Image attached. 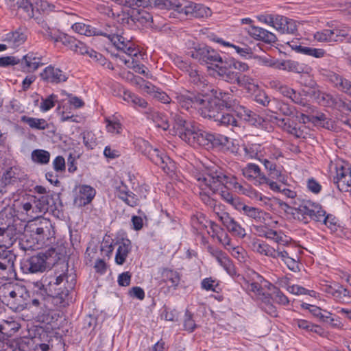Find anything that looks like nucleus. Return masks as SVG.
I'll return each mask as SVG.
<instances>
[{
    "label": "nucleus",
    "instance_id": "obj_1",
    "mask_svg": "<svg viewBox=\"0 0 351 351\" xmlns=\"http://www.w3.org/2000/svg\"><path fill=\"white\" fill-rule=\"evenodd\" d=\"M75 283V276L65 273L58 276H45L40 282L36 283L38 288L36 294L42 300L48 298L58 307H64L68 304L69 291L74 289Z\"/></svg>",
    "mask_w": 351,
    "mask_h": 351
},
{
    "label": "nucleus",
    "instance_id": "obj_2",
    "mask_svg": "<svg viewBox=\"0 0 351 351\" xmlns=\"http://www.w3.org/2000/svg\"><path fill=\"white\" fill-rule=\"evenodd\" d=\"M230 179L221 169L215 167L197 178V184L205 194L219 193L226 202L237 209L241 202L227 190L226 184L231 182Z\"/></svg>",
    "mask_w": 351,
    "mask_h": 351
},
{
    "label": "nucleus",
    "instance_id": "obj_3",
    "mask_svg": "<svg viewBox=\"0 0 351 351\" xmlns=\"http://www.w3.org/2000/svg\"><path fill=\"white\" fill-rule=\"evenodd\" d=\"M143 8L174 10L179 13L194 18H207L211 16L210 9L203 4L180 0H143Z\"/></svg>",
    "mask_w": 351,
    "mask_h": 351
},
{
    "label": "nucleus",
    "instance_id": "obj_4",
    "mask_svg": "<svg viewBox=\"0 0 351 351\" xmlns=\"http://www.w3.org/2000/svg\"><path fill=\"white\" fill-rule=\"evenodd\" d=\"M210 92L212 96H215L218 99L223 110L226 108L234 111L238 117L252 125L257 126L263 123V119L250 109L240 105L232 92H226L214 88H212Z\"/></svg>",
    "mask_w": 351,
    "mask_h": 351
},
{
    "label": "nucleus",
    "instance_id": "obj_5",
    "mask_svg": "<svg viewBox=\"0 0 351 351\" xmlns=\"http://www.w3.org/2000/svg\"><path fill=\"white\" fill-rule=\"evenodd\" d=\"M314 34V38L318 42L351 43V28L344 25L330 26Z\"/></svg>",
    "mask_w": 351,
    "mask_h": 351
},
{
    "label": "nucleus",
    "instance_id": "obj_6",
    "mask_svg": "<svg viewBox=\"0 0 351 351\" xmlns=\"http://www.w3.org/2000/svg\"><path fill=\"white\" fill-rule=\"evenodd\" d=\"M191 53V57L201 64H211L217 68L223 64V58L219 53L206 45L195 48Z\"/></svg>",
    "mask_w": 351,
    "mask_h": 351
},
{
    "label": "nucleus",
    "instance_id": "obj_7",
    "mask_svg": "<svg viewBox=\"0 0 351 351\" xmlns=\"http://www.w3.org/2000/svg\"><path fill=\"white\" fill-rule=\"evenodd\" d=\"M145 155H146L153 163L160 167L165 173L169 174L174 171V162L158 149L148 146L145 150Z\"/></svg>",
    "mask_w": 351,
    "mask_h": 351
},
{
    "label": "nucleus",
    "instance_id": "obj_8",
    "mask_svg": "<svg viewBox=\"0 0 351 351\" xmlns=\"http://www.w3.org/2000/svg\"><path fill=\"white\" fill-rule=\"evenodd\" d=\"M206 95V93L204 94V102L199 104L198 113L203 118L214 121L223 109L215 96L211 95L210 97H208Z\"/></svg>",
    "mask_w": 351,
    "mask_h": 351
},
{
    "label": "nucleus",
    "instance_id": "obj_9",
    "mask_svg": "<svg viewBox=\"0 0 351 351\" xmlns=\"http://www.w3.org/2000/svg\"><path fill=\"white\" fill-rule=\"evenodd\" d=\"M180 138L191 146H199L200 137L204 130L199 128V126L194 121H189L184 127H182L177 131Z\"/></svg>",
    "mask_w": 351,
    "mask_h": 351
},
{
    "label": "nucleus",
    "instance_id": "obj_10",
    "mask_svg": "<svg viewBox=\"0 0 351 351\" xmlns=\"http://www.w3.org/2000/svg\"><path fill=\"white\" fill-rule=\"evenodd\" d=\"M175 99L177 104L183 109L186 110L191 108L198 110L199 104L204 102V94H195L190 92L176 93Z\"/></svg>",
    "mask_w": 351,
    "mask_h": 351
},
{
    "label": "nucleus",
    "instance_id": "obj_11",
    "mask_svg": "<svg viewBox=\"0 0 351 351\" xmlns=\"http://www.w3.org/2000/svg\"><path fill=\"white\" fill-rule=\"evenodd\" d=\"M334 184L342 192H347L351 187V170L348 165L336 167V176L333 178Z\"/></svg>",
    "mask_w": 351,
    "mask_h": 351
},
{
    "label": "nucleus",
    "instance_id": "obj_12",
    "mask_svg": "<svg viewBox=\"0 0 351 351\" xmlns=\"http://www.w3.org/2000/svg\"><path fill=\"white\" fill-rule=\"evenodd\" d=\"M241 278L243 280L241 286L243 289L255 300H259L267 293L263 291L262 285L263 282L267 283V282L261 276L256 274V280L254 282H250L243 276Z\"/></svg>",
    "mask_w": 351,
    "mask_h": 351
},
{
    "label": "nucleus",
    "instance_id": "obj_13",
    "mask_svg": "<svg viewBox=\"0 0 351 351\" xmlns=\"http://www.w3.org/2000/svg\"><path fill=\"white\" fill-rule=\"evenodd\" d=\"M34 209L37 218L47 212L53 213L56 209L53 195L47 194L40 197L34 196Z\"/></svg>",
    "mask_w": 351,
    "mask_h": 351
},
{
    "label": "nucleus",
    "instance_id": "obj_14",
    "mask_svg": "<svg viewBox=\"0 0 351 351\" xmlns=\"http://www.w3.org/2000/svg\"><path fill=\"white\" fill-rule=\"evenodd\" d=\"M18 234L16 225L11 223H1L0 225V247H11L16 241Z\"/></svg>",
    "mask_w": 351,
    "mask_h": 351
},
{
    "label": "nucleus",
    "instance_id": "obj_15",
    "mask_svg": "<svg viewBox=\"0 0 351 351\" xmlns=\"http://www.w3.org/2000/svg\"><path fill=\"white\" fill-rule=\"evenodd\" d=\"M202 136L200 137L199 146L204 147L206 149L213 147H226L229 138L219 134H211L204 131Z\"/></svg>",
    "mask_w": 351,
    "mask_h": 351
},
{
    "label": "nucleus",
    "instance_id": "obj_16",
    "mask_svg": "<svg viewBox=\"0 0 351 351\" xmlns=\"http://www.w3.org/2000/svg\"><path fill=\"white\" fill-rule=\"evenodd\" d=\"M47 256L43 253L32 256L23 263L22 269L29 273L43 272L47 268Z\"/></svg>",
    "mask_w": 351,
    "mask_h": 351
},
{
    "label": "nucleus",
    "instance_id": "obj_17",
    "mask_svg": "<svg viewBox=\"0 0 351 351\" xmlns=\"http://www.w3.org/2000/svg\"><path fill=\"white\" fill-rule=\"evenodd\" d=\"M207 250L230 276L234 277L237 275L232 261L225 252L211 245L208 246Z\"/></svg>",
    "mask_w": 351,
    "mask_h": 351
},
{
    "label": "nucleus",
    "instance_id": "obj_18",
    "mask_svg": "<svg viewBox=\"0 0 351 351\" xmlns=\"http://www.w3.org/2000/svg\"><path fill=\"white\" fill-rule=\"evenodd\" d=\"M219 220L227 228V230L234 236L239 238H244L246 235L245 228H243L237 221H236L226 212L217 213Z\"/></svg>",
    "mask_w": 351,
    "mask_h": 351
},
{
    "label": "nucleus",
    "instance_id": "obj_19",
    "mask_svg": "<svg viewBox=\"0 0 351 351\" xmlns=\"http://www.w3.org/2000/svg\"><path fill=\"white\" fill-rule=\"evenodd\" d=\"M32 235L35 237L37 243H44L53 234V228L50 220L42 219L39 221V226L32 230Z\"/></svg>",
    "mask_w": 351,
    "mask_h": 351
},
{
    "label": "nucleus",
    "instance_id": "obj_20",
    "mask_svg": "<svg viewBox=\"0 0 351 351\" xmlns=\"http://www.w3.org/2000/svg\"><path fill=\"white\" fill-rule=\"evenodd\" d=\"M243 176L250 181H253L255 184H264L266 182L267 176L261 172L260 167L254 163L247 164L242 169Z\"/></svg>",
    "mask_w": 351,
    "mask_h": 351
},
{
    "label": "nucleus",
    "instance_id": "obj_21",
    "mask_svg": "<svg viewBox=\"0 0 351 351\" xmlns=\"http://www.w3.org/2000/svg\"><path fill=\"white\" fill-rule=\"evenodd\" d=\"M41 78L47 83L59 84L67 80L66 74L58 68L48 66L40 73Z\"/></svg>",
    "mask_w": 351,
    "mask_h": 351
},
{
    "label": "nucleus",
    "instance_id": "obj_22",
    "mask_svg": "<svg viewBox=\"0 0 351 351\" xmlns=\"http://www.w3.org/2000/svg\"><path fill=\"white\" fill-rule=\"evenodd\" d=\"M96 195V190L86 184L80 185L74 204L78 207H84L91 203Z\"/></svg>",
    "mask_w": 351,
    "mask_h": 351
},
{
    "label": "nucleus",
    "instance_id": "obj_23",
    "mask_svg": "<svg viewBox=\"0 0 351 351\" xmlns=\"http://www.w3.org/2000/svg\"><path fill=\"white\" fill-rule=\"evenodd\" d=\"M187 75L189 82L204 93L203 94L206 93V90L210 91L213 88L211 85L208 84L206 76L195 68L189 71V73Z\"/></svg>",
    "mask_w": 351,
    "mask_h": 351
},
{
    "label": "nucleus",
    "instance_id": "obj_24",
    "mask_svg": "<svg viewBox=\"0 0 351 351\" xmlns=\"http://www.w3.org/2000/svg\"><path fill=\"white\" fill-rule=\"evenodd\" d=\"M237 210L242 212L243 215L254 219L257 223H264L269 218V214L256 207L250 206L241 202Z\"/></svg>",
    "mask_w": 351,
    "mask_h": 351
},
{
    "label": "nucleus",
    "instance_id": "obj_25",
    "mask_svg": "<svg viewBox=\"0 0 351 351\" xmlns=\"http://www.w3.org/2000/svg\"><path fill=\"white\" fill-rule=\"evenodd\" d=\"M247 32L254 39L267 44H273L277 41V37L274 33L260 27L250 25Z\"/></svg>",
    "mask_w": 351,
    "mask_h": 351
},
{
    "label": "nucleus",
    "instance_id": "obj_26",
    "mask_svg": "<svg viewBox=\"0 0 351 351\" xmlns=\"http://www.w3.org/2000/svg\"><path fill=\"white\" fill-rule=\"evenodd\" d=\"M41 60L42 56L34 52H29L20 60L19 64H21V66L23 71L32 72L43 64Z\"/></svg>",
    "mask_w": 351,
    "mask_h": 351
},
{
    "label": "nucleus",
    "instance_id": "obj_27",
    "mask_svg": "<svg viewBox=\"0 0 351 351\" xmlns=\"http://www.w3.org/2000/svg\"><path fill=\"white\" fill-rule=\"evenodd\" d=\"M326 77L328 81L336 88L351 97L350 81L334 72H329L326 75Z\"/></svg>",
    "mask_w": 351,
    "mask_h": 351
},
{
    "label": "nucleus",
    "instance_id": "obj_28",
    "mask_svg": "<svg viewBox=\"0 0 351 351\" xmlns=\"http://www.w3.org/2000/svg\"><path fill=\"white\" fill-rule=\"evenodd\" d=\"M115 189L117 196L124 201L128 205L132 207L138 205V199L136 195L131 192L128 186H126L122 181L117 183Z\"/></svg>",
    "mask_w": 351,
    "mask_h": 351
},
{
    "label": "nucleus",
    "instance_id": "obj_29",
    "mask_svg": "<svg viewBox=\"0 0 351 351\" xmlns=\"http://www.w3.org/2000/svg\"><path fill=\"white\" fill-rule=\"evenodd\" d=\"M34 196L29 195L27 197H23L21 199H18L14 202V206L17 210V212L22 214H25L31 218H37L36 211L34 209Z\"/></svg>",
    "mask_w": 351,
    "mask_h": 351
},
{
    "label": "nucleus",
    "instance_id": "obj_30",
    "mask_svg": "<svg viewBox=\"0 0 351 351\" xmlns=\"http://www.w3.org/2000/svg\"><path fill=\"white\" fill-rule=\"evenodd\" d=\"M315 208V202L311 200L303 199L297 207H293L292 214L295 218L306 223L309 221L311 208Z\"/></svg>",
    "mask_w": 351,
    "mask_h": 351
},
{
    "label": "nucleus",
    "instance_id": "obj_31",
    "mask_svg": "<svg viewBox=\"0 0 351 351\" xmlns=\"http://www.w3.org/2000/svg\"><path fill=\"white\" fill-rule=\"evenodd\" d=\"M217 69V75L221 80L229 84H236L240 73H237V71H234L232 66H231L228 62H223V64H219Z\"/></svg>",
    "mask_w": 351,
    "mask_h": 351
},
{
    "label": "nucleus",
    "instance_id": "obj_32",
    "mask_svg": "<svg viewBox=\"0 0 351 351\" xmlns=\"http://www.w3.org/2000/svg\"><path fill=\"white\" fill-rule=\"evenodd\" d=\"M262 162L268 172L269 177L282 183L287 182V177L282 172L283 169L282 166L277 165L274 162L268 159H263Z\"/></svg>",
    "mask_w": 351,
    "mask_h": 351
},
{
    "label": "nucleus",
    "instance_id": "obj_33",
    "mask_svg": "<svg viewBox=\"0 0 351 351\" xmlns=\"http://www.w3.org/2000/svg\"><path fill=\"white\" fill-rule=\"evenodd\" d=\"M57 38H59V42H61L64 45L68 47L75 53L84 55V53L87 52V46L84 43L72 36L63 35L62 36H57Z\"/></svg>",
    "mask_w": 351,
    "mask_h": 351
},
{
    "label": "nucleus",
    "instance_id": "obj_34",
    "mask_svg": "<svg viewBox=\"0 0 351 351\" xmlns=\"http://www.w3.org/2000/svg\"><path fill=\"white\" fill-rule=\"evenodd\" d=\"M19 14L25 19H30L36 16L34 3L31 0H18L14 6Z\"/></svg>",
    "mask_w": 351,
    "mask_h": 351
},
{
    "label": "nucleus",
    "instance_id": "obj_35",
    "mask_svg": "<svg viewBox=\"0 0 351 351\" xmlns=\"http://www.w3.org/2000/svg\"><path fill=\"white\" fill-rule=\"evenodd\" d=\"M27 29L23 27H19L15 31L9 32L5 35V40L14 47H19L23 44L27 40Z\"/></svg>",
    "mask_w": 351,
    "mask_h": 351
},
{
    "label": "nucleus",
    "instance_id": "obj_36",
    "mask_svg": "<svg viewBox=\"0 0 351 351\" xmlns=\"http://www.w3.org/2000/svg\"><path fill=\"white\" fill-rule=\"evenodd\" d=\"M95 36H103L107 37L114 46L121 40L122 34L119 33V30L114 25H106L102 29L96 28Z\"/></svg>",
    "mask_w": 351,
    "mask_h": 351
},
{
    "label": "nucleus",
    "instance_id": "obj_37",
    "mask_svg": "<svg viewBox=\"0 0 351 351\" xmlns=\"http://www.w3.org/2000/svg\"><path fill=\"white\" fill-rule=\"evenodd\" d=\"M148 119L152 120L157 128H161L163 130H167L169 128V121L162 113L155 110L153 108H148L145 112Z\"/></svg>",
    "mask_w": 351,
    "mask_h": 351
},
{
    "label": "nucleus",
    "instance_id": "obj_38",
    "mask_svg": "<svg viewBox=\"0 0 351 351\" xmlns=\"http://www.w3.org/2000/svg\"><path fill=\"white\" fill-rule=\"evenodd\" d=\"M13 255L10 252H3L2 255L0 254V277L8 278V272L14 269Z\"/></svg>",
    "mask_w": 351,
    "mask_h": 351
},
{
    "label": "nucleus",
    "instance_id": "obj_39",
    "mask_svg": "<svg viewBox=\"0 0 351 351\" xmlns=\"http://www.w3.org/2000/svg\"><path fill=\"white\" fill-rule=\"evenodd\" d=\"M117 49L123 51L129 57L128 59L132 60V58H134L137 56L139 53L138 49L133 47V43L130 39L124 37L123 36L114 46Z\"/></svg>",
    "mask_w": 351,
    "mask_h": 351
},
{
    "label": "nucleus",
    "instance_id": "obj_40",
    "mask_svg": "<svg viewBox=\"0 0 351 351\" xmlns=\"http://www.w3.org/2000/svg\"><path fill=\"white\" fill-rule=\"evenodd\" d=\"M272 298L269 293H267L258 301L259 308L271 317H276L278 316V311L276 307L272 303Z\"/></svg>",
    "mask_w": 351,
    "mask_h": 351
},
{
    "label": "nucleus",
    "instance_id": "obj_41",
    "mask_svg": "<svg viewBox=\"0 0 351 351\" xmlns=\"http://www.w3.org/2000/svg\"><path fill=\"white\" fill-rule=\"evenodd\" d=\"M131 243L128 239L123 240L119 243L115 256V262L118 265H123L131 250Z\"/></svg>",
    "mask_w": 351,
    "mask_h": 351
},
{
    "label": "nucleus",
    "instance_id": "obj_42",
    "mask_svg": "<svg viewBox=\"0 0 351 351\" xmlns=\"http://www.w3.org/2000/svg\"><path fill=\"white\" fill-rule=\"evenodd\" d=\"M234 188L235 189H237L239 193L249 197L252 199L259 201H264L265 199H268L267 197L263 195L262 193H259L250 186H247L245 187L244 186L241 185L239 183H235Z\"/></svg>",
    "mask_w": 351,
    "mask_h": 351
},
{
    "label": "nucleus",
    "instance_id": "obj_43",
    "mask_svg": "<svg viewBox=\"0 0 351 351\" xmlns=\"http://www.w3.org/2000/svg\"><path fill=\"white\" fill-rule=\"evenodd\" d=\"M32 19H34L36 21V23L42 28L41 34L45 38L54 40L56 43L59 42V38L53 34L52 29L42 16L36 14L35 17H33Z\"/></svg>",
    "mask_w": 351,
    "mask_h": 351
},
{
    "label": "nucleus",
    "instance_id": "obj_44",
    "mask_svg": "<svg viewBox=\"0 0 351 351\" xmlns=\"http://www.w3.org/2000/svg\"><path fill=\"white\" fill-rule=\"evenodd\" d=\"M259 229L264 230V237L267 239L274 240L278 245H285L288 243V241L281 234V232H278L276 230L269 229L263 226H257L256 230L259 231Z\"/></svg>",
    "mask_w": 351,
    "mask_h": 351
},
{
    "label": "nucleus",
    "instance_id": "obj_45",
    "mask_svg": "<svg viewBox=\"0 0 351 351\" xmlns=\"http://www.w3.org/2000/svg\"><path fill=\"white\" fill-rule=\"evenodd\" d=\"M235 84L247 90L248 92L254 90L258 87L256 80L245 73H239Z\"/></svg>",
    "mask_w": 351,
    "mask_h": 351
},
{
    "label": "nucleus",
    "instance_id": "obj_46",
    "mask_svg": "<svg viewBox=\"0 0 351 351\" xmlns=\"http://www.w3.org/2000/svg\"><path fill=\"white\" fill-rule=\"evenodd\" d=\"M21 121L27 123L32 129L43 130L49 128L47 121L44 119H38L23 115L21 117Z\"/></svg>",
    "mask_w": 351,
    "mask_h": 351
},
{
    "label": "nucleus",
    "instance_id": "obj_47",
    "mask_svg": "<svg viewBox=\"0 0 351 351\" xmlns=\"http://www.w3.org/2000/svg\"><path fill=\"white\" fill-rule=\"evenodd\" d=\"M326 211L322 208L321 205L315 203V208H311L309 220L324 222L326 225H327L328 222H329L330 215H326Z\"/></svg>",
    "mask_w": 351,
    "mask_h": 351
},
{
    "label": "nucleus",
    "instance_id": "obj_48",
    "mask_svg": "<svg viewBox=\"0 0 351 351\" xmlns=\"http://www.w3.org/2000/svg\"><path fill=\"white\" fill-rule=\"evenodd\" d=\"M86 51L87 52H85L84 54H87L90 58L92 61L109 69H113L112 63L108 61L101 53L97 52L96 51L88 47Z\"/></svg>",
    "mask_w": 351,
    "mask_h": 351
},
{
    "label": "nucleus",
    "instance_id": "obj_49",
    "mask_svg": "<svg viewBox=\"0 0 351 351\" xmlns=\"http://www.w3.org/2000/svg\"><path fill=\"white\" fill-rule=\"evenodd\" d=\"M214 121L217 125L221 127L238 126L237 120L234 117L232 114L223 112V110Z\"/></svg>",
    "mask_w": 351,
    "mask_h": 351
},
{
    "label": "nucleus",
    "instance_id": "obj_50",
    "mask_svg": "<svg viewBox=\"0 0 351 351\" xmlns=\"http://www.w3.org/2000/svg\"><path fill=\"white\" fill-rule=\"evenodd\" d=\"M302 308L307 309L308 311L315 317L319 318V321L324 322L327 321L328 316L330 315V312L323 310L321 308L311 305L306 303H302L301 304Z\"/></svg>",
    "mask_w": 351,
    "mask_h": 351
},
{
    "label": "nucleus",
    "instance_id": "obj_51",
    "mask_svg": "<svg viewBox=\"0 0 351 351\" xmlns=\"http://www.w3.org/2000/svg\"><path fill=\"white\" fill-rule=\"evenodd\" d=\"M274 107L270 108L269 110L274 113H277L279 111L280 113L285 116H291L293 114L294 107L289 104L281 101L273 99Z\"/></svg>",
    "mask_w": 351,
    "mask_h": 351
},
{
    "label": "nucleus",
    "instance_id": "obj_52",
    "mask_svg": "<svg viewBox=\"0 0 351 351\" xmlns=\"http://www.w3.org/2000/svg\"><path fill=\"white\" fill-rule=\"evenodd\" d=\"M209 222L203 213H197L191 217V226L197 233L207 228Z\"/></svg>",
    "mask_w": 351,
    "mask_h": 351
},
{
    "label": "nucleus",
    "instance_id": "obj_53",
    "mask_svg": "<svg viewBox=\"0 0 351 351\" xmlns=\"http://www.w3.org/2000/svg\"><path fill=\"white\" fill-rule=\"evenodd\" d=\"M252 247L256 252L269 257H275V248L264 242L255 241L252 243Z\"/></svg>",
    "mask_w": 351,
    "mask_h": 351
},
{
    "label": "nucleus",
    "instance_id": "obj_54",
    "mask_svg": "<svg viewBox=\"0 0 351 351\" xmlns=\"http://www.w3.org/2000/svg\"><path fill=\"white\" fill-rule=\"evenodd\" d=\"M164 280L171 283V287L176 289L180 281V274L173 270L164 269L162 272Z\"/></svg>",
    "mask_w": 351,
    "mask_h": 351
},
{
    "label": "nucleus",
    "instance_id": "obj_55",
    "mask_svg": "<svg viewBox=\"0 0 351 351\" xmlns=\"http://www.w3.org/2000/svg\"><path fill=\"white\" fill-rule=\"evenodd\" d=\"M0 326L3 327L8 337L10 339L21 328V325L15 320H3L0 322Z\"/></svg>",
    "mask_w": 351,
    "mask_h": 351
},
{
    "label": "nucleus",
    "instance_id": "obj_56",
    "mask_svg": "<svg viewBox=\"0 0 351 351\" xmlns=\"http://www.w3.org/2000/svg\"><path fill=\"white\" fill-rule=\"evenodd\" d=\"M31 158L34 162L46 165L49 162L50 154L46 150L35 149L32 152Z\"/></svg>",
    "mask_w": 351,
    "mask_h": 351
},
{
    "label": "nucleus",
    "instance_id": "obj_57",
    "mask_svg": "<svg viewBox=\"0 0 351 351\" xmlns=\"http://www.w3.org/2000/svg\"><path fill=\"white\" fill-rule=\"evenodd\" d=\"M333 298L339 302H348L351 298L350 292L341 285L337 284Z\"/></svg>",
    "mask_w": 351,
    "mask_h": 351
},
{
    "label": "nucleus",
    "instance_id": "obj_58",
    "mask_svg": "<svg viewBox=\"0 0 351 351\" xmlns=\"http://www.w3.org/2000/svg\"><path fill=\"white\" fill-rule=\"evenodd\" d=\"M72 29L75 32L86 36H95L96 28L83 23H75L72 25Z\"/></svg>",
    "mask_w": 351,
    "mask_h": 351
},
{
    "label": "nucleus",
    "instance_id": "obj_59",
    "mask_svg": "<svg viewBox=\"0 0 351 351\" xmlns=\"http://www.w3.org/2000/svg\"><path fill=\"white\" fill-rule=\"evenodd\" d=\"M282 121L284 123L283 129L288 133L298 138L304 137L303 130L300 128H297L296 125H293V123L291 122L289 119H282Z\"/></svg>",
    "mask_w": 351,
    "mask_h": 351
},
{
    "label": "nucleus",
    "instance_id": "obj_60",
    "mask_svg": "<svg viewBox=\"0 0 351 351\" xmlns=\"http://www.w3.org/2000/svg\"><path fill=\"white\" fill-rule=\"evenodd\" d=\"M121 60L124 62V64L129 68H132L135 72L143 75H147V68L143 64H138V61L135 58L126 59L124 57L121 58Z\"/></svg>",
    "mask_w": 351,
    "mask_h": 351
},
{
    "label": "nucleus",
    "instance_id": "obj_61",
    "mask_svg": "<svg viewBox=\"0 0 351 351\" xmlns=\"http://www.w3.org/2000/svg\"><path fill=\"white\" fill-rule=\"evenodd\" d=\"M134 20L136 22V25L137 23H139L142 25H146L149 23V22H152V15L145 11V10H141V11H135L134 10Z\"/></svg>",
    "mask_w": 351,
    "mask_h": 351
},
{
    "label": "nucleus",
    "instance_id": "obj_62",
    "mask_svg": "<svg viewBox=\"0 0 351 351\" xmlns=\"http://www.w3.org/2000/svg\"><path fill=\"white\" fill-rule=\"evenodd\" d=\"M254 101L263 106H267L270 108L274 107L273 99H270L269 96L264 91H259L254 97Z\"/></svg>",
    "mask_w": 351,
    "mask_h": 351
},
{
    "label": "nucleus",
    "instance_id": "obj_63",
    "mask_svg": "<svg viewBox=\"0 0 351 351\" xmlns=\"http://www.w3.org/2000/svg\"><path fill=\"white\" fill-rule=\"evenodd\" d=\"M53 6H51L47 1L45 0H38L37 1H34V8L36 12V15H41L46 14L49 10H51Z\"/></svg>",
    "mask_w": 351,
    "mask_h": 351
},
{
    "label": "nucleus",
    "instance_id": "obj_64",
    "mask_svg": "<svg viewBox=\"0 0 351 351\" xmlns=\"http://www.w3.org/2000/svg\"><path fill=\"white\" fill-rule=\"evenodd\" d=\"M134 10L132 11L131 14L123 12L122 14L119 15V21L123 25H127L129 27L133 28L134 26L138 27V25H136L134 20Z\"/></svg>",
    "mask_w": 351,
    "mask_h": 351
}]
</instances>
